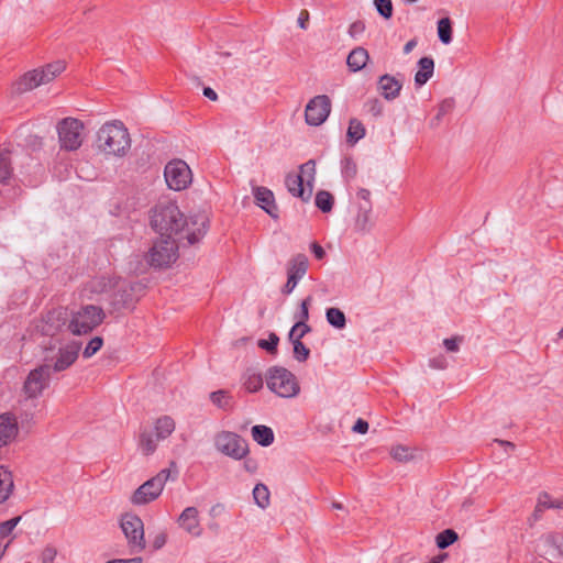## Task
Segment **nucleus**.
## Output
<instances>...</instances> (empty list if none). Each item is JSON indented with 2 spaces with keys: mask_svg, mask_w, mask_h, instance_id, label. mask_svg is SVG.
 <instances>
[{
  "mask_svg": "<svg viewBox=\"0 0 563 563\" xmlns=\"http://www.w3.org/2000/svg\"><path fill=\"white\" fill-rule=\"evenodd\" d=\"M151 225L161 236L186 240L188 245H194L206 234L208 218L198 213L187 219L175 202L166 200L153 208Z\"/></svg>",
  "mask_w": 563,
  "mask_h": 563,
  "instance_id": "nucleus-1",
  "label": "nucleus"
},
{
  "mask_svg": "<svg viewBox=\"0 0 563 563\" xmlns=\"http://www.w3.org/2000/svg\"><path fill=\"white\" fill-rule=\"evenodd\" d=\"M97 144L106 154L123 156L131 146L130 134L122 122H108L97 132Z\"/></svg>",
  "mask_w": 563,
  "mask_h": 563,
  "instance_id": "nucleus-2",
  "label": "nucleus"
},
{
  "mask_svg": "<svg viewBox=\"0 0 563 563\" xmlns=\"http://www.w3.org/2000/svg\"><path fill=\"white\" fill-rule=\"evenodd\" d=\"M179 474L175 461H170L169 467L159 471L154 477L143 483L131 496V503L136 506L154 501L162 494L167 481L177 479Z\"/></svg>",
  "mask_w": 563,
  "mask_h": 563,
  "instance_id": "nucleus-3",
  "label": "nucleus"
},
{
  "mask_svg": "<svg viewBox=\"0 0 563 563\" xmlns=\"http://www.w3.org/2000/svg\"><path fill=\"white\" fill-rule=\"evenodd\" d=\"M65 68V62L56 60L42 68L27 71L15 82V90L23 93L33 90L41 85H46L60 75Z\"/></svg>",
  "mask_w": 563,
  "mask_h": 563,
  "instance_id": "nucleus-4",
  "label": "nucleus"
},
{
  "mask_svg": "<svg viewBox=\"0 0 563 563\" xmlns=\"http://www.w3.org/2000/svg\"><path fill=\"white\" fill-rule=\"evenodd\" d=\"M106 318L101 307L87 305L71 313L67 329L74 335H84L90 333L100 325Z\"/></svg>",
  "mask_w": 563,
  "mask_h": 563,
  "instance_id": "nucleus-5",
  "label": "nucleus"
},
{
  "mask_svg": "<svg viewBox=\"0 0 563 563\" xmlns=\"http://www.w3.org/2000/svg\"><path fill=\"white\" fill-rule=\"evenodd\" d=\"M316 176V163L308 161L300 166L298 173H289L286 177L288 191L303 201L309 200Z\"/></svg>",
  "mask_w": 563,
  "mask_h": 563,
  "instance_id": "nucleus-6",
  "label": "nucleus"
},
{
  "mask_svg": "<svg viewBox=\"0 0 563 563\" xmlns=\"http://www.w3.org/2000/svg\"><path fill=\"white\" fill-rule=\"evenodd\" d=\"M184 240L161 236L147 253V262L155 268L168 267L178 257V244Z\"/></svg>",
  "mask_w": 563,
  "mask_h": 563,
  "instance_id": "nucleus-7",
  "label": "nucleus"
},
{
  "mask_svg": "<svg viewBox=\"0 0 563 563\" xmlns=\"http://www.w3.org/2000/svg\"><path fill=\"white\" fill-rule=\"evenodd\" d=\"M120 527L126 538L131 553H141L146 545L142 519L131 512L124 514L120 519Z\"/></svg>",
  "mask_w": 563,
  "mask_h": 563,
  "instance_id": "nucleus-8",
  "label": "nucleus"
},
{
  "mask_svg": "<svg viewBox=\"0 0 563 563\" xmlns=\"http://www.w3.org/2000/svg\"><path fill=\"white\" fill-rule=\"evenodd\" d=\"M58 142L62 150L76 151L82 144L84 124L75 118H65L57 123Z\"/></svg>",
  "mask_w": 563,
  "mask_h": 563,
  "instance_id": "nucleus-9",
  "label": "nucleus"
},
{
  "mask_svg": "<svg viewBox=\"0 0 563 563\" xmlns=\"http://www.w3.org/2000/svg\"><path fill=\"white\" fill-rule=\"evenodd\" d=\"M268 388L280 397H295L300 388L292 373L286 368H272L267 376Z\"/></svg>",
  "mask_w": 563,
  "mask_h": 563,
  "instance_id": "nucleus-10",
  "label": "nucleus"
},
{
  "mask_svg": "<svg viewBox=\"0 0 563 563\" xmlns=\"http://www.w3.org/2000/svg\"><path fill=\"white\" fill-rule=\"evenodd\" d=\"M164 176L168 188L176 191L186 189L192 180L189 166L181 159L170 161L165 166Z\"/></svg>",
  "mask_w": 563,
  "mask_h": 563,
  "instance_id": "nucleus-11",
  "label": "nucleus"
},
{
  "mask_svg": "<svg viewBox=\"0 0 563 563\" xmlns=\"http://www.w3.org/2000/svg\"><path fill=\"white\" fill-rule=\"evenodd\" d=\"M44 362V364L32 369L24 382L23 391L27 398H37L48 386L52 373L48 356H45Z\"/></svg>",
  "mask_w": 563,
  "mask_h": 563,
  "instance_id": "nucleus-12",
  "label": "nucleus"
},
{
  "mask_svg": "<svg viewBox=\"0 0 563 563\" xmlns=\"http://www.w3.org/2000/svg\"><path fill=\"white\" fill-rule=\"evenodd\" d=\"M214 445L219 452L234 460H242L246 456L244 439L234 432H219L214 438Z\"/></svg>",
  "mask_w": 563,
  "mask_h": 563,
  "instance_id": "nucleus-13",
  "label": "nucleus"
},
{
  "mask_svg": "<svg viewBox=\"0 0 563 563\" xmlns=\"http://www.w3.org/2000/svg\"><path fill=\"white\" fill-rule=\"evenodd\" d=\"M331 112V100L325 95L313 97L306 106L305 119L312 126L321 125Z\"/></svg>",
  "mask_w": 563,
  "mask_h": 563,
  "instance_id": "nucleus-14",
  "label": "nucleus"
},
{
  "mask_svg": "<svg viewBox=\"0 0 563 563\" xmlns=\"http://www.w3.org/2000/svg\"><path fill=\"white\" fill-rule=\"evenodd\" d=\"M81 350L79 341H70L60 346L55 357H48L51 372H63L70 367L78 358Z\"/></svg>",
  "mask_w": 563,
  "mask_h": 563,
  "instance_id": "nucleus-15",
  "label": "nucleus"
},
{
  "mask_svg": "<svg viewBox=\"0 0 563 563\" xmlns=\"http://www.w3.org/2000/svg\"><path fill=\"white\" fill-rule=\"evenodd\" d=\"M254 202L263 209L272 219L279 218V207L276 202L274 192L263 186L253 188Z\"/></svg>",
  "mask_w": 563,
  "mask_h": 563,
  "instance_id": "nucleus-16",
  "label": "nucleus"
},
{
  "mask_svg": "<svg viewBox=\"0 0 563 563\" xmlns=\"http://www.w3.org/2000/svg\"><path fill=\"white\" fill-rule=\"evenodd\" d=\"M307 267L308 261L303 255H298L289 262L287 269L288 279L283 289L284 294L288 295L296 288L298 282L306 274Z\"/></svg>",
  "mask_w": 563,
  "mask_h": 563,
  "instance_id": "nucleus-17",
  "label": "nucleus"
},
{
  "mask_svg": "<svg viewBox=\"0 0 563 563\" xmlns=\"http://www.w3.org/2000/svg\"><path fill=\"white\" fill-rule=\"evenodd\" d=\"M19 433L15 417L11 413L0 415V448L10 444Z\"/></svg>",
  "mask_w": 563,
  "mask_h": 563,
  "instance_id": "nucleus-18",
  "label": "nucleus"
},
{
  "mask_svg": "<svg viewBox=\"0 0 563 563\" xmlns=\"http://www.w3.org/2000/svg\"><path fill=\"white\" fill-rule=\"evenodd\" d=\"M198 509L196 507H187L178 518L179 526L188 533L198 537L201 534V527L198 519Z\"/></svg>",
  "mask_w": 563,
  "mask_h": 563,
  "instance_id": "nucleus-19",
  "label": "nucleus"
},
{
  "mask_svg": "<svg viewBox=\"0 0 563 563\" xmlns=\"http://www.w3.org/2000/svg\"><path fill=\"white\" fill-rule=\"evenodd\" d=\"M402 84L391 75H383L378 79V91L386 100L396 99L401 91Z\"/></svg>",
  "mask_w": 563,
  "mask_h": 563,
  "instance_id": "nucleus-20",
  "label": "nucleus"
},
{
  "mask_svg": "<svg viewBox=\"0 0 563 563\" xmlns=\"http://www.w3.org/2000/svg\"><path fill=\"white\" fill-rule=\"evenodd\" d=\"M369 60V54L364 47H355L346 58V65L353 73L362 70Z\"/></svg>",
  "mask_w": 563,
  "mask_h": 563,
  "instance_id": "nucleus-21",
  "label": "nucleus"
},
{
  "mask_svg": "<svg viewBox=\"0 0 563 563\" xmlns=\"http://www.w3.org/2000/svg\"><path fill=\"white\" fill-rule=\"evenodd\" d=\"M311 301V297L306 298L301 302V313L299 321L291 328L289 338L295 342V340L300 341V339L306 334V332L309 330L308 325L305 323V321L309 318V311L308 306Z\"/></svg>",
  "mask_w": 563,
  "mask_h": 563,
  "instance_id": "nucleus-22",
  "label": "nucleus"
},
{
  "mask_svg": "<svg viewBox=\"0 0 563 563\" xmlns=\"http://www.w3.org/2000/svg\"><path fill=\"white\" fill-rule=\"evenodd\" d=\"M176 422L170 416H162L153 423V430L157 440H166L175 431Z\"/></svg>",
  "mask_w": 563,
  "mask_h": 563,
  "instance_id": "nucleus-23",
  "label": "nucleus"
},
{
  "mask_svg": "<svg viewBox=\"0 0 563 563\" xmlns=\"http://www.w3.org/2000/svg\"><path fill=\"white\" fill-rule=\"evenodd\" d=\"M14 489V481L11 471L0 465V504L7 501Z\"/></svg>",
  "mask_w": 563,
  "mask_h": 563,
  "instance_id": "nucleus-24",
  "label": "nucleus"
},
{
  "mask_svg": "<svg viewBox=\"0 0 563 563\" xmlns=\"http://www.w3.org/2000/svg\"><path fill=\"white\" fill-rule=\"evenodd\" d=\"M162 440L156 439V433L150 429H143L139 437V446L144 455L153 454Z\"/></svg>",
  "mask_w": 563,
  "mask_h": 563,
  "instance_id": "nucleus-25",
  "label": "nucleus"
},
{
  "mask_svg": "<svg viewBox=\"0 0 563 563\" xmlns=\"http://www.w3.org/2000/svg\"><path fill=\"white\" fill-rule=\"evenodd\" d=\"M418 66L419 69L415 75V84L421 87L433 76L434 62L430 57H422L418 62Z\"/></svg>",
  "mask_w": 563,
  "mask_h": 563,
  "instance_id": "nucleus-26",
  "label": "nucleus"
},
{
  "mask_svg": "<svg viewBox=\"0 0 563 563\" xmlns=\"http://www.w3.org/2000/svg\"><path fill=\"white\" fill-rule=\"evenodd\" d=\"M252 438L262 446H268L274 442V432L266 426H254L252 428Z\"/></svg>",
  "mask_w": 563,
  "mask_h": 563,
  "instance_id": "nucleus-27",
  "label": "nucleus"
},
{
  "mask_svg": "<svg viewBox=\"0 0 563 563\" xmlns=\"http://www.w3.org/2000/svg\"><path fill=\"white\" fill-rule=\"evenodd\" d=\"M537 508L539 510H544V509H561V510H563V497L554 498L548 493H542L538 497Z\"/></svg>",
  "mask_w": 563,
  "mask_h": 563,
  "instance_id": "nucleus-28",
  "label": "nucleus"
},
{
  "mask_svg": "<svg viewBox=\"0 0 563 563\" xmlns=\"http://www.w3.org/2000/svg\"><path fill=\"white\" fill-rule=\"evenodd\" d=\"M254 503L262 509H265L271 504V493L264 484H257L253 489Z\"/></svg>",
  "mask_w": 563,
  "mask_h": 563,
  "instance_id": "nucleus-29",
  "label": "nucleus"
},
{
  "mask_svg": "<svg viewBox=\"0 0 563 563\" xmlns=\"http://www.w3.org/2000/svg\"><path fill=\"white\" fill-rule=\"evenodd\" d=\"M210 400L214 406L223 410H229L233 406L232 396L222 389L211 393Z\"/></svg>",
  "mask_w": 563,
  "mask_h": 563,
  "instance_id": "nucleus-30",
  "label": "nucleus"
},
{
  "mask_svg": "<svg viewBox=\"0 0 563 563\" xmlns=\"http://www.w3.org/2000/svg\"><path fill=\"white\" fill-rule=\"evenodd\" d=\"M365 135V128L362 124V122L357 119L350 120L349 128H347V141L355 143Z\"/></svg>",
  "mask_w": 563,
  "mask_h": 563,
  "instance_id": "nucleus-31",
  "label": "nucleus"
},
{
  "mask_svg": "<svg viewBox=\"0 0 563 563\" xmlns=\"http://www.w3.org/2000/svg\"><path fill=\"white\" fill-rule=\"evenodd\" d=\"M438 35L440 41L444 44H449L452 41V23L449 18L439 20Z\"/></svg>",
  "mask_w": 563,
  "mask_h": 563,
  "instance_id": "nucleus-32",
  "label": "nucleus"
},
{
  "mask_svg": "<svg viewBox=\"0 0 563 563\" xmlns=\"http://www.w3.org/2000/svg\"><path fill=\"white\" fill-rule=\"evenodd\" d=\"M390 455L398 462H408L415 457V451L405 445H395L390 450Z\"/></svg>",
  "mask_w": 563,
  "mask_h": 563,
  "instance_id": "nucleus-33",
  "label": "nucleus"
},
{
  "mask_svg": "<svg viewBox=\"0 0 563 563\" xmlns=\"http://www.w3.org/2000/svg\"><path fill=\"white\" fill-rule=\"evenodd\" d=\"M12 175V166L9 152H0V183H5Z\"/></svg>",
  "mask_w": 563,
  "mask_h": 563,
  "instance_id": "nucleus-34",
  "label": "nucleus"
},
{
  "mask_svg": "<svg viewBox=\"0 0 563 563\" xmlns=\"http://www.w3.org/2000/svg\"><path fill=\"white\" fill-rule=\"evenodd\" d=\"M457 533L454 530L446 529L437 536L435 543L438 548L445 549L449 545L453 544L457 540Z\"/></svg>",
  "mask_w": 563,
  "mask_h": 563,
  "instance_id": "nucleus-35",
  "label": "nucleus"
},
{
  "mask_svg": "<svg viewBox=\"0 0 563 563\" xmlns=\"http://www.w3.org/2000/svg\"><path fill=\"white\" fill-rule=\"evenodd\" d=\"M327 320L331 325L338 329L345 327V316L343 311L338 308H329L327 310Z\"/></svg>",
  "mask_w": 563,
  "mask_h": 563,
  "instance_id": "nucleus-36",
  "label": "nucleus"
},
{
  "mask_svg": "<svg viewBox=\"0 0 563 563\" xmlns=\"http://www.w3.org/2000/svg\"><path fill=\"white\" fill-rule=\"evenodd\" d=\"M316 205L323 212L331 211L333 206L332 195L328 191H319L316 196Z\"/></svg>",
  "mask_w": 563,
  "mask_h": 563,
  "instance_id": "nucleus-37",
  "label": "nucleus"
},
{
  "mask_svg": "<svg viewBox=\"0 0 563 563\" xmlns=\"http://www.w3.org/2000/svg\"><path fill=\"white\" fill-rule=\"evenodd\" d=\"M278 342L279 338L275 333H271L268 339L258 340L257 345L268 353L275 354L277 352Z\"/></svg>",
  "mask_w": 563,
  "mask_h": 563,
  "instance_id": "nucleus-38",
  "label": "nucleus"
},
{
  "mask_svg": "<svg viewBox=\"0 0 563 563\" xmlns=\"http://www.w3.org/2000/svg\"><path fill=\"white\" fill-rule=\"evenodd\" d=\"M103 345V339L101 336L92 338L86 347L84 349L82 356L89 358L93 356Z\"/></svg>",
  "mask_w": 563,
  "mask_h": 563,
  "instance_id": "nucleus-39",
  "label": "nucleus"
},
{
  "mask_svg": "<svg viewBox=\"0 0 563 563\" xmlns=\"http://www.w3.org/2000/svg\"><path fill=\"white\" fill-rule=\"evenodd\" d=\"M543 542L547 544V545H551V547H554V551L560 555L562 554V551H561V544L563 542V537L560 534V533H555V532H551V533H548L543 537Z\"/></svg>",
  "mask_w": 563,
  "mask_h": 563,
  "instance_id": "nucleus-40",
  "label": "nucleus"
},
{
  "mask_svg": "<svg viewBox=\"0 0 563 563\" xmlns=\"http://www.w3.org/2000/svg\"><path fill=\"white\" fill-rule=\"evenodd\" d=\"M374 3L379 14L385 19H389L393 15V3L390 0H375Z\"/></svg>",
  "mask_w": 563,
  "mask_h": 563,
  "instance_id": "nucleus-41",
  "label": "nucleus"
},
{
  "mask_svg": "<svg viewBox=\"0 0 563 563\" xmlns=\"http://www.w3.org/2000/svg\"><path fill=\"white\" fill-rule=\"evenodd\" d=\"M21 517H14L10 520L3 521L0 523V538L8 537L13 529L16 527V525L20 522Z\"/></svg>",
  "mask_w": 563,
  "mask_h": 563,
  "instance_id": "nucleus-42",
  "label": "nucleus"
},
{
  "mask_svg": "<svg viewBox=\"0 0 563 563\" xmlns=\"http://www.w3.org/2000/svg\"><path fill=\"white\" fill-rule=\"evenodd\" d=\"M57 555V549L53 545H46L41 554H40V561L41 563H54Z\"/></svg>",
  "mask_w": 563,
  "mask_h": 563,
  "instance_id": "nucleus-43",
  "label": "nucleus"
},
{
  "mask_svg": "<svg viewBox=\"0 0 563 563\" xmlns=\"http://www.w3.org/2000/svg\"><path fill=\"white\" fill-rule=\"evenodd\" d=\"M294 353L298 361H305L309 356V350L298 340L294 342Z\"/></svg>",
  "mask_w": 563,
  "mask_h": 563,
  "instance_id": "nucleus-44",
  "label": "nucleus"
},
{
  "mask_svg": "<svg viewBox=\"0 0 563 563\" xmlns=\"http://www.w3.org/2000/svg\"><path fill=\"white\" fill-rule=\"evenodd\" d=\"M263 386V379L260 375L249 376V393L257 391Z\"/></svg>",
  "mask_w": 563,
  "mask_h": 563,
  "instance_id": "nucleus-45",
  "label": "nucleus"
},
{
  "mask_svg": "<svg viewBox=\"0 0 563 563\" xmlns=\"http://www.w3.org/2000/svg\"><path fill=\"white\" fill-rule=\"evenodd\" d=\"M462 341V338H451V339H445L443 341V344L445 346V349L450 352H456L459 350V344L461 343Z\"/></svg>",
  "mask_w": 563,
  "mask_h": 563,
  "instance_id": "nucleus-46",
  "label": "nucleus"
},
{
  "mask_svg": "<svg viewBox=\"0 0 563 563\" xmlns=\"http://www.w3.org/2000/svg\"><path fill=\"white\" fill-rule=\"evenodd\" d=\"M297 22L302 30H306L309 22V12L307 10L300 11Z\"/></svg>",
  "mask_w": 563,
  "mask_h": 563,
  "instance_id": "nucleus-47",
  "label": "nucleus"
},
{
  "mask_svg": "<svg viewBox=\"0 0 563 563\" xmlns=\"http://www.w3.org/2000/svg\"><path fill=\"white\" fill-rule=\"evenodd\" d=\"M367 430H368V423L363 419H358L353 427L354 432L362 433V434L366 433Z\"/></svg>",
  "mask_w": 563,
  "mask_h": 563,
  "instance_id": "nucleus-48",
  "label": "nucleus"
},
{
  "mask_svg": "<svg viewBox=\"0 0 563 563\" xmlns=\"http://www.w3.org/2000/svg\"><path fill=\"white\" fill-rule=\"evenodd\" d=\"M165 543H166V534L159 533L155 537V539L153 541V547H154V549L158 550L162 547H164Z\"/></svg>",
  "mask_w": 563,
  "mask_h": 563,
  "instance_id": "nucleus-49",
  "label": "nucleus"
},
{
  "mask_svg": "<svg viewBox=\"0 0 563 563\" xmlns=\"http://www.w3.org/2000/svg\"><path fill=\"white\" fill-rule=\"evenodd\" d=\"M311 250H312V252H313L314 256H316L318 260H322V258L324 257V255H325L324 250H323V249H322V246H321V245H319L318 243H313V244L311 245Z\"/></svg>",
  "mask_w": 563,
  "mask_h": 563,
  "instance_id": "nucleus-50",
  "label": "nucleus"
},
{
  "mask_svg": "<svg viewBox=\"0 0 563 563\" xmlns=\"http://www.w3.org/2000/svg\"><path fill=\"white\" fill-rule=\"evenodd\" d=\"M203 96L210 99L211 101L218 100L217 92L210 87L203 88Z\"/></svg>",
  "mask_w": 563,
  "mask_h": 563,
  "instance_id": "nucleus-51",
  "label": "nucleus"
},
{
  "mask_svg": "<svg viewBox=\"0 0 563 563\" xmlns=\"http://www.w3.org/2000/svg\"><path fill=\"white\" fill-rule=\"evenodd\" d=\"M431 365L434 367V368H439V369H442V368H445L446 366V361L444 357H439V358H435L431 362Z\"/></svg>",
  "mask_w": 563,
  "mask_h": 563,
  "instance_id": "nucleus-52",
  "label": "nucleus"
},
{
  "mask_svg": "<svg viewBox=\"0 0 563 563\" xmlns=\"http://www.w3.org/2000/svg\"><path fill=\"white\" fill-rule=\"evenodd\" d=\"M107 563H142V559L133 558V559H128V560H112Z\"/></svg>",
  "mask_w": 563,
  "mask_h": 563,
  "instance_id": "nucleus-53",
  "label": "nucleus"
},
{
  "mask_svg": "<svg viewBox=\"0 0 563 563\" xmlns=\"http://www.w3.org/2000/svg\"><path fill=\"white\" fill-rule=\"evenodd\" d=\"M416 45H417V41L416 40H410L404 46V53L405 54H409L416 47Z\"/></svg>",
  "mask_w": 563,
  "mask_h": 563,
  "instance_id": "nucleus-54",
  "label": "nucleus"
},
{
  "mask_svg": "<svg viewBox=\"0 0 563 563\" xmlns=\"http://www.w3.org/2000/svg\"><path fill=\"white\" fill-rule=\"evenodd\" d=\"M10 545V541H8L7 543L2 544L0 543V560L3 558V555L5 554V551L7 549L9 548Z\"/></svg>",
  "mask_w": 563,
  "mask_h": 563,
  "instance_id": "nucleus-55",
  "label": "nucleus"
},
{
  "mask_svg": "<svg viewBox=\"0 0 563 563\" xmlns=\"http://www.w3.org/2000/svg\"><path fill=\"white\" fill-rule=\"evenodd\" d=\"M104 278L102 277L100 280H99V285H100V291H107L108 290V284L104 283Z\"/></svg>",
  "mask_w": 563,
  "mask_h": 563,
  "instance_id": "nucleus-56",
  "label": "nucleus"
},
{
  "mask_svg": "<svg viewBox=\"0 0 563 563\" xmlns=\"http://www.w3.org/2000/svg\"><path fill=\"white\" fill-rule=\"evenodd\" d=\"M558 335H559L560 339L563 338V328L559 331Z\"/></svg>",
  "mask_w": 563,
  "mask_h": 563,
  "instance_id": "nucleus-57",
  "label": "nucleus"
},
{
  "mask_svg": "<svg viewBox=\"0 0 563 563\" xmlns=\"http://www.w3.org/2000/svg\"><path fill=\"white\" fill-rule=\"evenodd\" d=\"M112 280L111 279H108V284H109V287L111 288L112 287Z\"/></svg>",
  "mask_w": 563,
  "mask_h": 563,
  "instance_id": "nucleus-58",
  "label": "nucleus"
}]
</instances>
